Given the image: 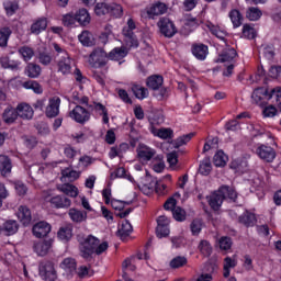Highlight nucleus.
I'll use <instances>...</instances> for the list:
<instances>
[{
  "label": "nucleus",
  "mask_w": 281,
  "mask_h": 281,
  "mask_svg": "<svg viewBox=\"0 0 281 281\" xmlns=\"http://www.w3.org/2000/svg\"><path fill=\"white\" fill-rule=\"evenodd\" d=\"M79 249L81 257L85 258V260H91L93 258V254H97V256H100V254H104L109 249V243L103 241L100 244V239L97 237H93V235H89L88 237H79Z\"/></svg>",
  "instance_id": "1"
},
{
  "label": "nucleus",
  "mask_w": 281,
  "mask_h": 281,
  "mask_svg": "<svg viewBox=\"0 0 281 281\" xmlns=\"http://www.w3.org/2000/svg\"><path fill=\"white\" fill-rule=\"evenodd\" d=\"M225 199H229V201L236 203L238 193L236 190L229 188V186H222L217 191L207 196V202L210 207L217 212V210H221V205H223V201H225Z\"/></svg>",
  "instance_id": "2"
},
{
  "label": "nucleus",
  "mask_w": 281,
  "mask_h": 281,
  "mask_svg": "<svg viewBox=\"0 0 281 281\" xmlns=\"http://www.w3.org/2000/svg\"><path fill=\"white\" fill-rule=\"evenodd\" d=\"M53 47L56 52L55 63H56L58 74H61V76H69V74H71V65H72L69 53H67V50L60 47V45H58L57 43H54Z\"/></svg>",
  "instance_id": "3"
},
{
  "label": "nucleus",
  "mask_w": 281,
  "mask_h": 281,
  "mask_svg": "<svg viewBox=\"0 0 281 281\" xmlns=\"http://www.w3.org/2000/svg\"><path fill=\"white\" fill-rule=\"evenodd\" d=\"M146 85L154 92L155 98L157 100H164V98H168V89L164 88V77L159 75H154L147 78Z\"/></svg>",
  "instance_id": "4"
},
{
  "label": "nucleus",
  "mask_w": 281,
  "mask_h": 281,
  "mask_svg": "<svg viewBox=\"0 0 281 281\" xmlns=\"http://www.w3.org/2000/svg\"><path fill=\"white\" fill-rule=\"evenodd\" d=\"M40 276L45 281H56L58 278L52 261H42L40 263Z\"/></svg>",
  "instance_id": "5"
},
{
  "label": "nucleus",
  "mask_w": 281,
  "mask_h": 281,
  "mask_svg": "<svg viewBox=\"0 0 281 281\" xmlns=\"http://www.w3.org/2000/svg\"><path fill=\"white\" fill-rule=\"evenodd\" d=\"M160 34H164L166 38H172L177 34V26L170 18H160L157 23Z\"/></svg>",
  "instance_id": "6"
},
{
  "label": "nucleus",
  "mask_w": 281,
  "mask_h": 281,
  "mask_svg": "<svg viewBox=\"0 0 281 281\" xmlns=\"http://www.w3.org/2000/svg\"><path fill=\"white\" fill-rule=\"evenodd\" d=\"M69 116L71 120H75V122H78V124H85V122H89L91 113L81 105H76L75 109L70 111Z\"/></svg>",
  "instance_id": "7"
},
{
  "label": "nucleus",
  "mask_w": 281,
  "mask_h": 281,
  "mask_svg": "<svg viewBox=\"0 0 281 281\" xmlns=\"http://www.w3.org/2000/svg\"><path fill=\"white\" fill-rule=\"evenodd\" d=\"M106 58H109V54H106L104 48L98 47L90 54L89 63L104 67V65H106Z\"/></svg>",
  "instance_id": "8"
},
{
  "label": "nucleus",
  "mask_w": 281,
  "mask_h": 281,
  "mask_svg": "<svg viewBox=\"0 0 281 281\" xmlns=\"http://www.w3.org/2000/svg\"><path fill=\"white\" fill-rule=\"evenodd\" d=\"M16 216L24 227L32 224V211L27 206H19Z\"/></svg>",
  "instance_id": "9"
},
{
  "label": "nucleus",
  "mask_w": 281,
  "mask_h": 281,
  "mask_svg": "<svg viewBox=\"0 0 281 281\" xmlns=\"http://www.w3.org/2000/svg\"><path fill=\"white\" fill-rule=\"evenodd\" d=\"M18 112V117L21 120H32L34 117V109L27 103H20L15 108Z\"/></svg>",
  "instance_id": "10"
},
{
  "label": "nucleus",
  "mask_w": 281,
  "mask_h": 281,
  "mask_svg": "<svg viewBox=\"0 0 281 281\" xmlns=\"http://www.w3.org/2000/svg\"><path fill=\"white\" fill-rule=\"evenodd\" d=\"M52 232V226L47 222H40L33 226V234L36 238H45Z\"/></svg>",
  "instance_id": "11"
},
{
  "label": "nucleus",
  "mask_w": 281,
  "mask_h": 281,
  "mask_svg": "<svg viewBox=\"0 0 281 281\" xmlns=\"http://www.w3.org/2000/svg\"><path fill=\"white\" fill-rule=\"evenodd\" d=\"M47 30V18H38L35 20L30 27L31 34H34L35 36H38L42 32H45Z\"/></svg>",
  "instance_id": "12"
},
{
  "label": "nucleus",
  "mask_w": 281,
  "mask_h": 281,
  "mask_svg": "<svg viewBox=\"0 0 281 281\" xmlns=\"http://www.w3.org/2000/svg\"><path fill=\"white\" fill-rule=\"evenodd\" d=\"M257 153L260 157V159H263V161L271 162L276 159V150L269 146L261 145Z\"/></svg>",
  "instance_id": "13"
},
{
  "label": "nucleus",
  "mask_w": 281,
  "mask_h": 281,
  "mask_svg": "<svg viewBox=\"0 0 281 281\" xmlns=\"http://www.w3.org/2000/svg\"><path fill=\"white\" fill-rule=\"evenodd\" d=\"M2 120L4 124H14L19 120L16 108L14 109L12 105H8L2 113Z\"/></svg>",
  "instance_id": "14"
},
{
  "label": "nucleus",
  "mask_w": 281,
  "mask_h": 281,
  "mask_svg": "<svg viewBox=\"0 0 281 281\" xmlns=\"http://www.w3.org/2000/svg\"><path fill=\"white\" fill-rule=\"evenodd\" d=\"M60 109V99L54 98L49 100L48 105L46 106V117H56Z\"/></svg>",
  "instance_id": "15"
},
{
  "label": "nucleus",
  "mask_w": 281,
  "mask_h": 281,
  "mask_svg": "<svg viewBox=\"0 0 281 281\" xmlns=\"http://www.w3.org/2000/svg\"><path fill=\"white\" fill-rule=\"evenodd\" d=\"M0 65L2 69H11V71H18L21 61L19 59H12L9 56L0 57Z\"/></svg>",
  "instance_id": "16"
},
{
  "label": "nucleus",
  "mask_w": 281,
  "mask_h": 281,
  "mask_svg": "<svg viewBox=\"0 0 281 281\" xmlns=\"http://www.w3.org/2000/svg\"><path fill=\"white\" fill-rule=\"evenodd\" d=\"M50 203L52 205H54V207H57L58 210L71 207V200L65 195L53 196L50 199Z\"/></svg>",
  "instance_id": "17"
},
{
  "label": "nucleus",
  "mask_w": 281,
  "mask_h": 281,
  "mask_svg": "<svg viewBox=\"0 0 281 281\" xmlns=\"http://www.w3.org/2000/svg\"><path fill=\"white\" fill-rule=\"evenodd\" d=\"M75 18L77 20V23H79V25H82L83 27L91 23V16L89 15V11H87V9H79L75 13Z\"/></svg>",
  "instance_id": "18"
},
{
  "label": "nucleus",
  "mask_w": 281,
  "mask_h": 281,
  "mask_svg": "<svg viewBox=\"0 0 281 281\" xmlns=\"http://www.w3.org/2000/svg\"><path fill=\"white\" fill-rule=\"evenodd\" d=\"M2 232H4L5 236H13L19 232V222L8 220L2 226Z\"/></svg>",
  "instance_id": "19"
},
{
  "label": "nucleus",
  "mask_w": 281,
  "mask_h": 281,
  "mask_svg": "<svg viewBox=\"0 0 281 281\" xmlns=\"http://www.w3.org/2000/svg\"><path fill=\"white\" fill-rule=\"evenodd\" d=\"M127 55L128 50L126 47H116L108 54V58L110 60H122V58H126Z\"/></svg>",
  "instance_id": "20"
},
{
  "label": "nucleus",
  "mask_w": 281,
  "mask_h": 281,
  "mask_svg": "<svg viewBox=\"0 0 281 281\" xmlns=\"http://www.w3.org/2000/svg\"><path fill=\"white\" fill-rule=\"evenodd\" d=\"M238 223L245 225V227H254L256 225V215L246 211L238 217Z\"/></svg>",
  "instance_id": "21"
},
{
  "label": "nucleus",
  "mask_w": 281,
  "mask_h": 281,
  "mask_svg": "<svg viewBox=\"0 0 281 281\" xmlns=\"http://www.w3.org/2000/svg\"><path fill=\"white\" fill-rule=\"evenodd\" d=\"M153 188H155V190L158 194H166V192H164V191L166 190L167 186L160 184L157 182H155L154 184L149 183V186L143 184L140 190L144 192V194H150V192H153Z\"/></svg>",
  "instance_id": "22"
},
{
  "label": "nucleus",
  "mask_w": 281,
  "mask_h": 281,
  "mask_svg": "<svg viewBox=\"0 0 281 281\" xmlns=\"http://www.w3.org/2000/svg\"><path fill=\"white\" fill-rule=\"evenodd\" d=\"M157 151L148 146H140L138 148V157L143 159V161H150L153 157H155Z\"/></svg>",
  "instance_id": "23"
},
{
  "label": "nucleus",
  "mask_w": 281,
  "mask_h": 281,
  "mask_svg": "<svg viewBox=\"0 0 281 281\" xmlns=\"http://www.w3.org/2000/svg\"><path fill=\"white\" fill-rule=\"evenodd\" d=\"M133 232V225H131V222L125 220L122 226L117 231V236H120L121 240H126L128 236H131Z\"/></svg>",
  "instance_id": "24"
},
{
  "label": "nucleus",
  "mask_w": 281,
  "mask_h": 281,
  "mask_svg": "<svg viewBox=\"0 0 281 281\" xmlns=\"http://www.w3.org/2000/svg\"><path fill=\"white\" fill-rule=\"evenodd\" d=\"M0 172L3 176L12 172V160L5 155L0 156Z\"/></svg>",
  "instance_id": "25"
},
{
  "label": "nucleus",
  "mask_w": 281,
  "mask_h": 281,
  "mask_svg": "<svg viewBox=\"0 0 281 281\" xmlns=\"http://www.w3.org/2000/svg\"><path fill=\"white\" fill-rule=\"evenodd\" d=\"M78 38L85 47H93V45H95V37H93V34L89 31H83Z\"/></svg>",
  "instance_id": "26"
},
{
  "label": "nucleus",
  "mask_w": 281,
  "mask_h": 281,
  "mask_svg": "<svg viewBox=\"0 0 281 281\" xmlns=\"http://www.w3.org/2000/svg\"><path fill=\"white\" fill-rule=\"evenodd\" d=\"M237 56L236 49L225 48L220 57L216 59V63H232V59Z\"/></svg>",
  "instance_id": "27"
},
{
  "label": "nucleus",
  "mask_w": 281,
  "mask_h": 281,
  "mask_svg": "<svg viewBox=\"0 0 281 281\" xmlns=\"http://www.w3.org/2000/svg\"><path fill=\"white\" fill-rule=\"evenodd\" d=\"M49 249H52V243L49 241H37L34 244V251L37 256H47Z\"/></svg>",
  "instance_id": "28"
},
{
  "label": "nucleus",
  "mask_w": 281,
  "mask_h": 281,
  "mask_svg": "<svg viewBox=\"0 0 281 281\" xmlns=\"http://www.w3.org/2000/svg\"><path fill=\"white\" fill-rule=\"evenodd\" d=\"M68 214L74 223H82L83 221H87V212L77 209H70Z\"/></svg>",
  "instance_id": "29"
},
{
  "label": "nucleus",
  "mask_w": 281,
  "mask_h": 281,
  "mask_svg": "<svg viewBox=\"0 0 281 281\" xmlns=\"http://www.w3.org/2000/svg\"><path fill=\"white\" fill-rule=\"evenodd\" d=\"M58 191L63 192L67 196H72V199H76L78 196V188L70 183H65L58 187Z\"/></svg>",
  "instance_id": "30"
},
{
  "label": "nucleus",
  "mask_w": 281,
  "mask_h": 281,
  "mask_svg": "<svg viewBox=\"0 0 281 281\" xmlns=\"http://www.w3.org/2000/svg\"><path fill=\"white\" fill-rule=\"evenodd\" d=\"M168 10V7H166L165 3H156L154 4L148 11V16H159L161 14H166V11Z\"/></svg>",
  "instance_id": "31"
},
{
  "label": "nucleus",
  "mask_w": 281,
  "mask_h": 281,
  "mask_svg": "<svg viewBox=\"0 0 281 281\" xmlns=\"http://www.w3.org/2000/svg\"><path fill=\"white\" fill-rule=\"evenodd\" d=\"M131 90L134 93L135 98H137L138 100H144L148 98V89L142 87L140 85L133 83Z\"/></svg>",
  "instance_id": "32"
},
{
  "label": "nucleus",
  "mask_w": 281,
  "mask_h": 281,
  "mask_svg": "<svg viewBox=\"0 0 281 281\" xmlns=\"http://www.w3.org/2000/svg\"><path fill=\"white\" fill-rule=\"evenodd\" d=\"M238 265L236 256L226 257L224 259V278H229V269H234Z\"/></svg>",
  "instance_id": "33"
},
{
  "label": "nucleus",
  "mask_w": 281,
  "mask_h": 281,
  "mask_svg": "<svg viewBox=\"0 0 281 281\" xmlns=\"http://www.w3.org/2000/svg\"><path fill=\"white\" fill-rule=\"evenodd\" d=\"M192 54L198 60H205L207 57V46L203 44L193 46Z\"/></svg>",
  "instance_id": "34"
},
{
  "label": "nucleus",
  "mask_w": 281,
  "mask_h": 281,
  "mask_svg": "<svg viewBox=\"0 0 281 281\" xmlns=\"http://www.w3.org/2000/svg\"><path fill=\"white\" fill-rule=\"evenodd\" d=\"M227 155L223 150L217 151L213 157V164L217 168H223L227 164Z\"/></svg>",
  "instance_id": "35"
},
{
  "label": "nucleus",
  "mask_w": 281,
  "mask_h": 281,
  "mask_svg": "<svg viewBox=\"0 0 281 281\" xmlns=\"http://www.w3.org/2000/svg\"><path fill=\"white\" fill-rule=\"evenodd\" d=\"M60 267L64 271H67V273H74V271H76V259L70 257L66 258L60 263Z\"/></svg>",
  "instance_id": "36"
},
{
  "label": "nucleus",
  "mask_w": 281,
  "mask_h": 281,
  "mask_svg": "<svg viewBox=\"0 0 281 281\" xmlns=\"http://www.w3.org/2000/svg\"><path fill=\"white\" fill-rule=\"evenodd\" d=\"M229 19L234 27H240L243 25V14H240V11L236 9L232 10L229 12Z\"/></svg>",
  "instance_id": "37"
},
{
  "label": "nucleus",
  "mask_w": 281,
  "mask_h": 281,
  "mask_svg": "<svg viewBox=\"0 0 281 281\" xmlns=\"http://www.w3.org/2000/svg\"><path fill=\"white\" fill-rule=\"evenodd\" d=\"M260 54L263 58H267V60H273V56H276V48H273V45L262 46L260 48Z\"/></svg>",
  "instance_id": "38"
},
{
  "label": "nucleus",
  "mask_w": 281,
  "mask_h": 281,
  "mask_svg": "<svg viewBox=\"0 0 281 281\" xmlns=\"http://www.w3.org/2000/svg\"><path fill=\"white\" fill-rule=\"evenodd\" d=\"M246 16L249 21H258L262 16V11L256 7H250L246 12Z\"/></svg>",
  "instance_id": "39"
},
{
  "label": "nucleus",
  "mask_w": 281,
  "mask_h": 281,
  "mask_svg": "<svg viewBox=\"0 0 281 281\" xmlns=\"http://www.w3.org/2000/svg\"><path fill=\"white\" fill-rule=\"evenodd\" d=\"M210 32L216 36V38H220V41H225L227 37V32L224 30H221L220 26H216L214 24L209 25Z\"/></svg>",
  "instance_id": "40"
},
{
  "label": "nucleus",
  "mask_w": 281,
  "mask_h": 281,
  "mask_svg": "<svg viewBox=\"0 0 281 281\" xmlns=\"http://www.w3.org/2000/svg\"><path fill=\"white\" fill-rule=\"evenodd\" d=\"M10 34H12L10 27H2L0 30V47L8 46V40L10 38Z\"/></svg>",
  "instance_id": "41"
},
{
  "label": "nucleus",
  "mask_w": 281,
  "mask_h": 281,
  "mask_svg": "<svg viewBox=\"0 0 281 281\" xmlns=\"http://www.w3.org/2000/svg\"><path fill=\"white\" fill-rule=\"evenodd\" d=\"M29 78H38L41 76V66L36 64H29L26 68Z\"/></svg>",
  "instance_id": "42"
},
{
  "label": "nucleus",
  "mask_w": 281,
  "mask_h": 281,
  "mask_svg": "<svg viewBox=\"0 0 281 281\" xmlns=\"http://www.w3.org/2000/svg\"><path fill=\"white\" fill-rule=\"evenodd\" d=\"M194 135H195L194 133H189V134L178 137L173 142L175 148H181V146H186V144H188V142H190V139H192V137H194Z\"/></svg>",
  "instance_id": "43"
},
{
  "label": "nucleus",
  "mask_w": 281,
  "mask_h": 281,
  "mask_svg": "<svg viewBox=\"0 0 281 281\" xmlns=\"http://www.w3.org/2000/svg\"><path fill=\"white\" fill-rule=\"evenodd\" d=\"M3 5L9 16H12V14H15L16 10H19V2L16 1H5Z\"/></svg>",
  "instance_id": "44"
},
{
  "label": "nucleus",
  "mask_w": 281,
  "mask_h": 281,
  "mask_svg": "<svg viewBox=\"0 0 281 281\" xmlns=\"http://www.w3.org/2000/svg\"><path fill=\"white\" fill-rule=\"evenodd\" d=\"M19 54L22 55V58L25 61L32 60V58L34 57V49H32V47L30 46H22L19 48Z\"/></svg>",
  "instance_id": "45"
},
{
  "label": "nucleus",
  "mask_w": 281,
  "mask_h": 281,
  "mask_svg": "<svg viewBox=\"0 0 281 281\" xmlns=\"http://www.w3.org/2000/svg\"><path fill=\"white\" fill-rule=\"evenodd\" d=\"M110 5L111 4H108L105 2L97 3V5L94 8V12H95L97 16H104V14H109Z\"/></svg>",
  "instance_id": "46"
},
{
  "label": "nucleus",
  "mask_w": 281,
  "mask_h": 281,
  "mask_svg": "<svg viewBox=\"0 0 281 281\" xmlns=\"http://www.w3.org/2000/svg\"><path fill=\"white\" fill-rule=\"evenodd\" d=\"M24 89H32L34 93H43V87L37 81L30 80L23 83Z\"/></svg>",
  "instance_id": "47"
},
{
  "label": "nucleus",
  "mask_w": 281,
  "mask_h": 281,
  "mask_svg": "<svg viewBox=\"0 0 281 281\" xmlns=\"http://www.w3.org/2000/svg\"><path fill=\"white\" fill-rule=\"evenodd\" d=\"M186 265H188V259L181 256H178L170 261L171 269H180V267H186Z\"/></svg>",
  "instance_id": "48"
},
{
  "label": "nucleus",
  "mask_w": 281,
  "mask_h": 281,
  "mask_svg": "<svg viewBox=\"0 0 281 281\" xmlns=\"http://www.w3.org/2000/svg\"><path fill=\"white\" fill-rule=\"evenodd\" d=\"M61 21H63V25H65V27H70V25H76V23H77L76 13L71 12V13L65 14L63 16Z\"/></svg>",
  "instance_id": "49"
},
{
  "label": "nucleus",
  "mask_w": 281,
  "mask_h": 281,
  "mask_svg": "<svg viewBox=\"0 0 281 281\" xmlns=\"http://www.w3.org/2000/svg\"><path fill=\"white\" fill-rule=\"evenodd\" d=\"M199 250L203 256H212V246L207 240L200 241Z\"/></svg>",
  "instance_id": "50"
},
{
  "label": "nucleus",
  "mask_w": 281,
  "mask_h": 281,
  "mask_svg": "<svg viewBox=\"0 0 281 281\" xmlns=\"http://www.w3.org/2000/svg\"><path fill=\"white\" fill-rule=\"evenodd\" d=\"M63 177H66L69 181H76L80 178V172L66 168L61 171Z\"/></svg>",
  "instance_id": "51"
},
{
  "label": "nucleus",
  "mask_w": 281,
  "mask_h": 281,
  "mask_svg": "<svg viewBox=\"0 0 281 281\" xmlns=\"http://www.w3.org/2000/svg\"><path fill=\"white\" fill-rule=\"evenodd\" d=\"M109 14L112 16H115V19H120L122 14H124V9H122V5L120 4H110V11Z\"/></svg>",
  "instance_id": "52"
},
{
  "label": "nucleus",
  "mask_w": 281,
  "mask_h": 281,
  "mask_svg": "<svg viewBox=\"0 0 281 281\" xmlns=\"http://www.w3.org/2000/svg\"><path fill=\"white\" fill-rule=\"evenodd\" d=\"M60 240H70L72 233L70 227H61L57 233Z\"/></svg>",
  "instance_id": "53"
},
{
  "label": "nucleus",
  "mask_w": 281,
  "mask_h": 281,
  "mask_svg": "<svg viewBox=\"0 0 281 281\" xmlns=\"http://www.w3.org/2000/svg\"><path fill=\"white\" fill-rule=\"evenodd\" d=\"M172 216L176 221H186V211L180 206H175L172 209Z\"/></svg>",
  "instance_id": "54"
},
{
  "label": "nucleus",
  "mask_w": 281,
  "mask_h": 281,
  "mask_svg": "<svg viewBox=\"0 0 281 281\" xmlns=\"http://www.w3.org/2000/svg\"><path fill=\"white\" fill-rule=\"evenodd\" d=\"M29 172L32 177H38V175H43L45 172V168L41 165H32L29 168Z\"/></svg>",
  "instance_id": "55"
},
{
  "label": "nucleus",
  "mask_w": 281,
  "mask_h": 281,
  "mask_svg": "<svg viewBox=\"0 0 281 281\" xmlns=\"http://www.w3.org/2000/svg\"><path fill=\"white\" fill-rule=\"evenodd\" d=\"M243 36H245V38H256V31L251 25L245 24L243 27Z\"/></svg>",
  "instance_id": "56"
},
{
  "label": "nucleus",
  "mask_w": 281,
  "mask_h": 281,
  "mask_svg": "<svg viewBox=\"0 0 281 281\" xmlns=\"http://www.w3.org/2000/svg\"><path fill=\"white\" fill-rule=\"evenodd\" d=\"M173 135V132L171 128H160L157 132V136L160 137V139H171Z\"/></svg>",
  "instance_id": "57"
},
{
  "label": "nucleus",
  "mask_w": 281,
  "mask_h": 281,
  "mask_svg": "<svg viewBox=\"0 0 281 281\" xmlns=\"http://www.w3.org/2000/svg\"><path fill=\"white\" fill-rule=\"evenodd\" d=\"M156 235L157 238H166L170 235V228H168V226H157Z\"/></svg>",
  "instance_id": "58"
},
{
  "label": "nucleus",
  "mask_w": 281,
  "mask_h": 281,
  "mask_svg": "<svg viewBox=\"0 0 281 281\" xmlns=\"http://www.w3.org/2000/svg\"><path fill=\"white\" fill-rule=\"evenodd\" d=\"M200 173L204 175L205 177H207V175H210V172H212V164L209 162V160H204L201 165H200Z\"/></svg>",
  "instance_id": "59"
},
{
  "label": "nucleus",
  "mask_w": 281,
  "mask_h": 281,
  "mask_svg": "<svg viewBox=\"0 0 281 281\" xmlns=\"http://www.w3.org/2000/svg\"><path fill=\"white\" fill-rule=\"evenodd\" d=\"M110 177L111 179H126V169L119 167Z\"/></svg>",
  "instance_id": "60"
},
{
  "label": "nucleus",
  "mask_w": 281,
  "mask_h": 281,
  "mask_svg": "<svg viewBox=\"0 0 281 281\" xmlns=\"http://www.w3.org/2000/svg\"><path fill=\"white\" fill-rule=\"evenodd\" d=\"M201 227L202 223L201 220H193L191 223V232L193 236H198V234H201Z\"/></svg>",
  "instance_id": "61"
},
{
  "label": "nucleus",
  "mask_w": 281,
  "mask_h": 281,
  "mask_svg": "<svg viewBox=\"0 0 281 281\" xmlns=\"http://www.w3.org/2000/svg\"><path fill=\"white\" fill-rule=\"evenodd\" d=\"M167 161L171 167L177 166V164H179V155L177 154V151H171L167 154Z\"/></svg>",
  "instance_id": "62"
},
{
  "label": "nucleus",
  "mask_w": 281,
  "mask_h": 281,
  "mask_svg": "<svg viewBox=\"0 0 281 281\" xmlns=\"http://www.w3.org/2000/svg\"><path fill=\"white\" fill-rule=\"evenodd\" d=\"M220 248L224 251H227V249H232V238L229 237H222L220 239Z\"/></svg>",
  "instance_id": "63"
},
{
  "label": "nucleus",
  "mask_w": 281,
  "mask_h": 281,
  "mask_svg": "<svg viewBox=\"0 0 281 281\" xmlns=\"http://www.w3.org/2000/svg\"><path fill=\"white\" fill-rule=\"evenodd\" d=\"M270 78H281V67L280 66H272L269 69Z\"/></svg>",
  "instance_id": "64"
}]
</instances>
